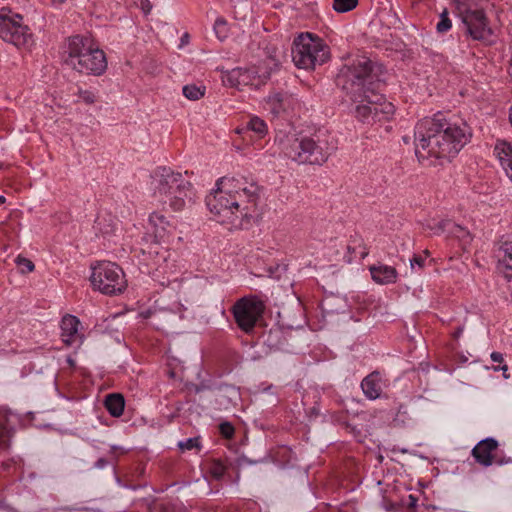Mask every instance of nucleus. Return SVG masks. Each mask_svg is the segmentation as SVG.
Instances as JSON below:
<instances>
[{"instance_id":"36","label":"nucleus","mask_w":512,"mask_h":512,"mask_svg":"<svg viewBox=\"0 0 512 512\" xmlns=\"http://www.w3.org/2000/svg\"><path fill=\"white\" fill-rule=\"evenodd\" d=\"M165 221V216L160 213H152L149 217V224H157V222L163 223Z\"/></svg>"},{"instance_id":"38","label":"nucleus","mask_w":512,"mask_h":512,"mask_svg":"<svg viewBox=\"0 0 512 512\" xmlns=\"http://www.w3.org/2000/svg\"><path fill=\"white\" fill-rule=\"evenodd\" d=\"M494 370L495 371H498V370H501L503 371V376L505 379H508L509 378V374H507V371H508V366L506 364H503L499 367H494Z\"/></svg>"},{"instance_id":"16","label":"nucleus","mask_w":512,"mask_h":512,"mask_svg":"<svg viewBox=\"0 0 512 512\" xmlns=\"http://www.w3.org/2000/svg\"><path fill=\"white\" fill-rule=\"evenodd\" d=\"M361 388L368 399L375 400L379 398L383 390L380 374L378 372H372L367 375L361 382Z\"/></svg>"},{"instance_id":"12","label":"nucleus","mask_w":512,"mask_h":512,"mask_svg":"<svg viewBox=\"0 0 512 512\" xmlns=\"http://www.w3.org/2000/svg\"><path fill=\"white\" fill-rule=\"evenodd\" d=\"M206 206L214 215L240 221L242 203L239 202V197L231 198L218 186L206 197Z\"/></svg>"},{"instance_id":"17","label":"nucleus","mask_w":512,"mask_h":512,"mask_svg":"<svg viewBox=\"0 0 512 512\" xmlns=\"http://www.w3.org/2000/svg\"><path fill=\"white\" fill-rule=\"evenodd\" d=\"M494 152L507 176L512 181V143L506 141L498 142L495 145Z\"/></svg>"},{"instance_id":"7","label":"nucleus","mask_w":512,"mask_h":512,"mask_svg":"<svg viewBox=\"0 0 512 512\" xmlns=\"http://www.w3.org/2000/svg\"><path fill=\"white\" fill-rule=\"evenodd\" d=\"M292 60L294 64L305 70L315 69L330 58L329 47L324 41L312 33H301L293 41Z\"/></svg>"},{"instance_id":"14","label":"nucleus","mask_w":512,"mask_h":512,"mask_svg":"<svg viewBox=\"0 0 512 512\" xmlns=\"http://www.w3.org/2000/svg\"><path fill=\"white\" fill-rule=\"evenodd\" d=\"M466 26L467 33L473 40L489 41L493 34L488 19L482 9H465L461 16Z\"/></svg>"},{"instance_id":"26","label":"nucleus","mask_w":512,"mask_h":512,"mask_svg":"<svg viewBox=\"0 0 512 512\" xmlns=\"http://www.w3.org/2000/svg\"><path fill=\"white\" fill-rule=\"evenodd\" d=\"M223 82L231 87H240V68L226 72L223 76Z\"/></svg>"},{"instance_id":"28","label":"nucleus","mask_w":512,"mask_h":512,"mask_svg":"<svg viewBox=\"0 0 512 512\" xmlns=\"http://www.w3.org/2000/svg\"><path fill=\"white\" fill-rule=\"evenodd\" d=\"M451 27H452V22H451L450 18L448 17V12H447V10H444L440 14V20H439V22L436 25V30L439 33H445Z\"/></svg>"},{"instance_id":"25","label":"nucleus","mask_w":512,"mask_h":512,"mask_svg":"<svg viewBox=\"0 0 512 512\" xmlns=\"http://www.w3.org/2000/svg\"><path fill=\"white\" fill-rule=\"evenodd\" d=\"M358 4V0H334L333 9L339 13H345L353 10Z\"/></svg>"},{"instance_id":"18","label":"nucleus","mask_w":512,"mask_h":512,"mask_svg":"<svg viewBox=\"0 0 512 512\" xmlns=\"http://www.w3.org/2000/svg\"><path fill=\"white\" fill-rule=\"evenodd\" d=\"M290 105V96L275 92L266 98V108L275 116L285 112Z\"/></svg>"},{"instance_id":"20","label":"nucleus","mask_w":512,"mask_h":512,"mask_svg":"<svg viewBox=\"0 0 512 512\" xmlns=\"http://www.w3.org/2000/svg\"><path fill=\"white\" fill-rule=\"evenodd\" d=\"M500 250L503 252V274L509 281L512 280V234L505 235L500 240Z\"/></svg>"},{"instance_id":"23","label":"nucleus","mask_w":512,"mask_h":512,"mask_svg":"<svg viewBox=\"0 0 512 512\" xmlns=\"http://www.w3.org/2000/svg\"><path fill=\"white\" fill-rule=\"evenodd\" d=\"M246 128L255 132L259 137H264L268 132L266 122L258 116H252L247 122Z\"/></svg>"},{"instance_id":"15","label":"nucleus","mask_w":512,"mask_h":512,"mask_svg":"<svg viewBox=\"0 0 512 512\" xmlns=\"http://www.w3.org/2000/svg\"><path fill=\"white\" fill-rule=\"evenodd\" d=\"M80 321L76 316L67 314L61 320V337L67 346L80 345L82 336L79 333Z\"/></svg>"},{"instance_id":"1","label":"nucleus","mask_w":512,"mask_h":512,"mask_svg":"<svg viewBox=\"0 0 512 512\" xmlns=\"http://www.w3.org/2000/svg\"><path fill=\"white\" fill-rule=\"evenodd\" d=\"M470 127L462 120L452 121L442 112L419 120L414 130L415 154L419 161L451 159L470 141Z\"/></svg>"},{"instance_id":"35","label":"nucleus","mask_w":512,"mask_h":512,"mask_svg":"<svg viewBox=\"0 0 512 512\" xmlns=\"http://www.w3.org/2000/svg\"><path fill=\"white\" fill-rule=\"evenodd\" d=\"M424 256H421V255H415L411 260V267H414V265H418L420 268H422L424 266V260L426 257L429 256V251L428 250H425L424 252Z\"/></svg>"},{"instance_id":"4","label":"nucleus","mask_w":512,"mask_h":512,"mask_svg":"<svg viewBox=\"0 0 512 512\" xmlns=\"http://www.w3.org/2000/svg\"><path fill=\"white\" fill-rule=\"evenodd\" d=\"M152 185L154 199L161 204H168L174 211L182 210L195 197L192 184L181 173L168 167L156 169Z\"/></svg>"},{"instance_id":"3","label":"nucleus","mask_w":512,"mask_h":512,"mask_svg":"<svg viewBox=\"0 0 512 512\" xmlns=\"http://www.w3.org/2000/svg\"><path fill=\"white\" fill-rule=\"evenodd\" d=\"M336 150L333 138L326 133L312 136H287L282 141L284 155L298 164L322 165Z\"/></svg>"},{"instance_id":"37","label":"nucleus","mask_w":512,"mask_h":512,"mask_svg":"<svg viewBox=\"0 0 512 512\" xmlns=\"http://www.w3.org/2000/svg\"><path fill=\"white\" fill-rule=\"evenodd\" d=\"M490 357H491V360L493 362H496V363H499V364H503L504 363V356L500 352H492Z\"/></svg>"},{"instance_id":"21","label":"nucleus","mask_w":512,"mask_h":512,"mask_svg":"<svg viewBox=\"0 0 512 512\" xmlns=\"http://www.w3.org/2000/svg\"><path fill=\"white\" fill-rule=\"evenodd\" d=\"M347 251L349 254L348 262L362 260L369 253L363 239L358 235L351 237L349 244L347 245Z\"/></svg>"},{"instance_id":"30","label":"nucleus","mask_w":512,"mask_h":512,"mask_svg":"<svg viewBox=\"0 0 512 512\" xmlns=\"http://www.w3.org/2000/svg\"><path fill=\"white\" fill-rule=\"evenodd\" d=\"M226 467L220 461H214L210 467V473L215 479H220L224 476Z\"/></svg>"},{"instance_id":"22","label":"nucleus","mask_w":512,"mask_h":512,"mask_svg":"<svg viewBox=\"0 0 512 512\" xmlns=\"http://www.w3.org/2000/svg\"><path fill=\"white\" fill-rule=\"evenodd\" d=\"M105 407L113 417H120L124 412L125 400L119 393H112L106 396Z\"/></svg>"},{"instance_id":"6","label":"nucleus","mask_w":512,"mask_h":512,"mask_svg":"<svg viewBox=\"0 0 512 512\" xmlns=\"http://www.w3.org/2000/svg\"><path fill=\"white\" fill-rule=\"evenodd\" d=\"M216 186L221 188L231 198L239 197L242 203L241 222H259L260 214L257 211V202L260 198L261 188L254 182H248L244 177H221L217 180Z\"/></svg>"},{"instance_id":"2","label":"nucleus","mask_w":512,"mask_h":512,"mask_svg":"<svg viewBox=\"0 0 512 512\" xmlns=\"http://www.w3.org/2000/svg\"><path fill=\"white\" fill-rule=\"evenodd\" d=\"M380 70V66L364 55L348 58L336 76V85L356 101L359 95L381 88Z\"/></svg>"},{"instance_id":"10","label":"nucleus","mask_w":512,"mask_h":512,"mask_svg":"<svg viewBox=\"0 0 512 512\" xmlns=\"http://www.w3.org/2000/svg\"><path fill=\"white\" fill-rule=\"evenodd\" d=\"M265 309L263 300L256 295H249L238 299L232 306L231 312L238 328L249 334L262 319Z\"/></svg>"},{"instance_id":"34","label":"nucleus","mask_w":512,"mask_h":512,"mask_svg":"<svg viewBox=\"0 0 512 512\" xmlns=\"http://www.w3.org/2000/svg\"><path fill=\"white\" fill-rule=\"evenodd\" d=\"M181 450H191L199 446L198 438H188L185 441L179 442L178 444Z\"/></svg>"},{"instance_id":"31","label":"nucleus","mask_w":512,"mask_h":512,"mask_svg":"<svg viewBox=\"0 0 512 512\" xmlns=\"http://www.w3.org/2000/svg\"><path fill=\"white\" fill-rule=\"evenodd\" d=\"M9 438H10L9 429L4 425H0V450L8 448Z\"/></svg>"},{"instance_id":"11","label":"nucleus","mask_w":512,"mask_h":512,"mask_svg":"<svg viewBox=\"0 0 512 512\" xmlns=\"http://www.w3.org/2000/svg\"><path fill=\"white\" fill-rule=\"evenodd\" d=\"M10 14L11 11L8 9L0 10V38L16 47L28 46L32 41L28 27L22 25V17L19 14Z\"/></svg>"},{"instance_id":"9","label":"nucleus","mask_w":512,"mask_h":512,"mask_svg":"<svg viewBox=\"0 0 512 512\" xmlns=\"http://www.w3.org/2000/svg\"><path fill=\"white\" fill-rule=\"evenodd\" d=\"M355 102H359L355 111L356 118L363 123L373 124L387 120L394 112V106L386 102L380 89H373L369 93L359 95V99Z\"/></svg>"},{"instance_id":"5","label":"nucleus","mask_w":512,"mask_h":512,"mask_svg":"<svg viewBox=\"0 0 512 512\" xmlns=\"http://www.w3.org/2000/svg\"><path fill=\"white\" fill-rule=\"evenodd\" d=\"M64 62L73 70L84 75L100 76L107 69V59L103 50L88 37H69L64 50Z\"/></svg>"},{"instance_id":"32","label":"nucleus","mask_w":512,"mask_h":512,"mask_svg":"<svg viewBox=\"0 0 512 512\" xmlns=\"http://www.w3.org/2000/svg\"><path fill=\"white\" fill-rule=\"evenodd\" d=\"M78 95H79V98L86 104H93V103H95V101L97 99L95 93L90 90L79 89Z\"/></svg>"},{"instance_id":"19","label":"nucleus","mask_w":512,"mask_h":512,"mask_svg":"<svg viewBox=\"0 0 512 512\" xmlns=\"http://www.w3.org/2000/svg\"><path fill=\"white\" fill-rule=\"evenodd\" d=\"M372 279L378 284L394 283L397 278V271L388 265H377L370 268Z\"/></svg>"},{"instance_id":"13","label":"nucleus","mask_w":512,"mask_h":512,"mask_svg":"<svg viewBox=\"0 0 512 512\" xmlns=\"http://www.w3.org/2000/svg\"><path fill=\"white\" fill-rule=\"evenodd\" d=\"M499 443L495 438L487 437L479 441L472 449L471 455L475 462L482 467H490L493 464L502 466L512 462L511 458L498 456Z\"/></svg>"},{"instance_id":"8","label":"nucleus","mask_w":512,"mask_h":512,"mask_svg":"<svg viewBox=\"0 0 512 512\" xmlns=\"http://www.w3.org/2000/svg\"><path fill=\"white\" fill-rule=\"evenodd\" d=\"M90 282L94 290L105 295H118L127 288L122 268L110 261H101L91 267Z\"/></svg>"},{"instance_id":"33","label":"nucleus","mask_w":512,"mask_h":512,"mask_svg":"<svg viewBox=\"0 0 512 512\" xmlns=\"http://www.w3.org/2000/svg\"><path fill=\"white\" fill-rule=\"evenodd\" d=\"M220 433L223 437L230 439L233 437L235 429L229 422H223L219 425Z\"/></svg>"},{"instance_id":"39","label":"nucleus","mask_w":512,"mask_h":512,"mask_svg":"<svg viewBox=\"0 0 512 512\" xmlns=\"http://www.w3.org/2000/svg\"><path fill=\"white\" fill-rule=\"evenodd\" d=\"M462 333H463V327H458L457 330L454 332L453 336L455 338H459Z\"/></svg>"},{"instance_id":"27","label":"nucleus","mask_w":512,"mask_h":512,"mask_svg":"<svg viewBox=\"0 0 512 512\" xmlns=\"http://www.w3.org/2000/svg\"><path fill=\"white\" fill-rule=\"evenodd\" d=\"M15 263L19 267L20 272L23 274L33 272L35 269L34 263L30 259L21 255L17 256Z\"/></svg>"},{"instance_id":"41","label":"nucleus","mask_w":512,"mask_h":512,"mask_svg":"<svg viewBox=\"0 0 512 512\" xmlns=\"http://www.w3.org/2000/svg\"><path fill=\"white\" fill-rule=\"evenodd\" d=\"M6 201V198L4 196H0V205L4 204Z\"/></svg>"},{"instance_id":"40","label":"nucleus","mask_w":512,"mask_h":512,"mask_svg":"<svg viewBox=\"0 0 512 512\" xmlns=\"http://www.w3.org/2000/svg\"><path fill=\"white\" fill-rule=\"evenodd\" d=\"M220 24L225 25V21H224V20H220V19H218V20L216 21V26H218V25H220Z\"/></svg>"},{"instance_id":"24","label":"nucleus","mask_w":512,"mask_h":512,"mask_svg":"<svg viewBox=\"0 0 512 512\" xmlns=\"http://www.w3.org/2000/svg\"><path fill=\"white\" fill-rule=\"evenodd\" d=\"M183 95L189 100H199L205 94V87H199L194 84L185 85L183 87Z\"/></svg>"},{"instance_id":"29","label":"nucleus","mask_w":512,"mask_h":512,"mask_svg":"<svg viewBox=\"0 0 512 512\" xmlns=\"http://www.w3.org/2000/svg\"><path fill=\"white\" fill-rule=\"evenodd\" d=\"M255 72L251 69L240 68V86L253 85Z\"/></svg>"}]
</instances>
